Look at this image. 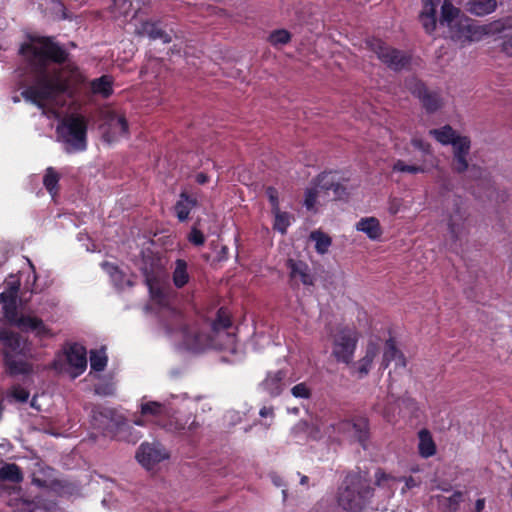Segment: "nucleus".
<instances>
[{"instance_id": "obj_1", "label": "nucleus", "mask_w": 512, "mask_h": 512, "mask_svg": "<svg viewBox=\"0 0 512 512\" xmlns=\"http://www.w3.org/2000/svg\"><path fill=\"white\" fill-rule=\"evenodd\" d=\"M19 52L27 61L29 85L21 96L38 108L43 109L47 101L63 94H70L71 81L76 69L50 67L49 63L64 64L68 51L51 36H34L23 43Z\"/></svg>"}, {"instance_id": "obj_2", "label": "nucleus", "mask_w": 512, "mask_h": 512, "mask_svg": "<svg viewBox=\"0 0 512 512\" xmlns=\"http://www.w3.org/2000/svg\"><path fill=\"white\" fill-rule=\"evenodd\" d=\"M339 492L338 503L347 511H361L372 498L374 489L366 473L355 472L348 474Z\"/></svg>"}, {"instance_id": "obj_3", "label": "nucleus", "mask_w": 512, "mask_h": 512, "mask_svg": "<svg viewBox=\"0 0 512 512\" xmlns=\"http://www.w3.org/2000/svg\"><path fill=\"white\" fill-rule=\"evenodd\" d=\"M87 131V118L76 113L64 117L57 127V133L67 145L68 153L82 152L87 149Z\"/></svg>"}, {"instance_id": "obj_4", "label": "nucleus", "mask_w": 512, "mask_h": 512, "mask_svg": "<svg viewBox=\"0 0 512 512\" xmlns=\"http://www.w3.org/2000/svg\"><path fill=\"white\" fill-rule=\"evenodd\" d=\"M445 221L450 238L453 241L464 240L471 226L467 201L461 196H454L446 208Z\"/></svg>"}, {"instance_id": "obj_5", "label": "nucleus", "mask_w": 512, "mask_h": 512, "mask_svg": "<svg viewBox=\"0 0 512 512\" xmlns=\"http://www.w3.org/2000/svg\"><path fill=\"white\" fill-rule=\"evenodd\" d=\"M91 413L92 426L106 437L115 438L126 425V418L115 408L99 405Z\"/></svg>"}, {"instance_id": "obj_6", "label": "nucleus", "mask_w": 512, "mask_h": 512, "mask_svg": "<svg viewBox=\"0 0 512 512\" xmlns=\"http://www.w3.org/2000/svg\"><path fill=\"white\" fill-rule=\"evenodd\" d=\"M366 48L373 52L377 58L388 68L401 71L409 67L410 56L395 49L380 39L372 38L365 41Z\"/></svg>"}, {"instance_id": "obj_7", "label": "nucleus", "mask_w": 512, "mask_h": 512, "mask_svg": "<svg viewBox=\"0 0 512 512\" xmlns=\"http://www.w3.org/2000/svg\"><path fill=\"white\" fill-rule=\"evenodd\" d=\"M358 339L359 333L354 327H339L333 336L332 355L339 362L351 364Z\"/></svg>"}, {"instance_id": "obj_8", "label": "nucleus", "mask_w": 512, "mask_h": 512, "mask_svg": "<svg viewBox=\"0 0 512 512\" xmlns=\"http://www.w3.org/2000/svg\"><path fill=\"white\" fill-rule=\"evenodd\" d=\"M453 160L452 169L458 174H462L469 170L472 178H478L482 175L481 168L473 165L469 167L468 155L470 153L471 141L468 137L462 136L453 142Z\"/></svg>"}, {"instance_id": "obj_9", "label": "nucleus", "mask_w": 512, "mask_h": 512, "mask_svg": "<svg viewBox=\"0 0 512 512\" xmlns=\"http://www.w3.org/2000/svg\"><path fill=\"white\" fill-rule=\"evenodd\" d=\"M327 429H332L334 433L342 434L350 440L357 441L364 446L367 439L368 427L365 419L341 420L336 424H330Z\"/></svg>"}, {"instance_id": "obj_10", "label": "nucleus", "mask_w": 512, "mask_h": 512, "mask_svg": "<svg viewBox=\"0 0 512 512\" xmlns=\"http://www.w3.org/2000/svg\"><path fill=\"white\" fill-rule=\"evenodd\" d=\"M409 91L418 97L427 112L432 113L442 106V99L437 92L429 91L419 80L412 78L406 82Z\"/></svg>"}, {"instance_id": "obj_11", "label": "nucleus", "mask_w": 512, "mask_h": 512, "mask_svg": "<svg viewBox=\"0 0 512 512\" xmlns=\"http://www.w3.org/2000/svg\"><path fill=\"white\" fill-rule=\"evenodd\" d=\"M63 355L69 367L74 370L72 376L78 377L87 368V351L86 348L77 343L67 344L63 348Z\"/></svg>"}, {"instance_id": "obj_12", "label": "nucleus", "mask_w": 512, "mask_h": 512, "mask_svg": "<svg viewBox=\"0 0 512 512\" xmlns=\"http://www.w3.org/2000/svg\"><path fill=\"white\" fill-rule=\"evenodd\" d=\"M168 457V453L159 443H142L136 453L138 462L147 469H151Z\"/></svg>"}, {"instance_id": "obj_13", "label": "nucleus", "mask_w": 512, "mask_h": 512, "mask_svg": "<svg viewBox=\"0 0 512 512\" xmlns=\"http://www.w3.org/2000/svg\"><path fill=\"white\" fill-rule=\"evenodd\" d=\"M166 329L169 333H179L188 345L197 342V332L189 326L184 314L179 311H171V320L167 321Z\"/></svg>"}, {"instance_id": "obj_14", "label": "nucleus", "mask_w": 512, "mask_h": 512, "mask_svg": "<svg viewBox=\"0 0 512 512\" xmlns=\"http://www.w3.org/2000/svg\"><path fill=\"white\" fill-rule=\"evenodd\" d=\"M211 331L215 337L225 334L229 344L234 343L235 335L228 330L232 328L231 312L227 307H220L211 321Z\"/></svg>"}, {"instance_id": "obj_15", "label": "nucleus", "mask_w": 512, "mask_h": 512, "mask_svg": "<svg viewBox=\"0 0 512 512\" xmlns=\"http://www.w3.org/2000/svg\"><path fill=\"white\" fill-rule=\"evenodd\" d=\"M135 33L138 36H146L153 41L160 40L164 44L170 43L172 41L171 34L163 29L162 22L159 20L142 21L136 28Z\"/></svg>"}, {"instance_id": "obj_16", "label": "nucleus", "mask_w": 512, "mask_h": 512, "mask_svg": "<svg viewBox=\"0 0 512 512\" xmlns=\"http://www.w3.org/2000/svg\"><path fill=\"white\" fill-rule=\"evenodd\" d=\"M0 341L3 344V357L27 353L26 341L18 334L8 330L0 331Z\"/></svg>"}, {"instance_id": "obj_17", "label": "nucleus", "mask_w": 512, "mask_h": 512, "mask_svg": "<svg viewBox=\"0 0 512 512\" xmlns=\"http://www.w3.org/2000/svg\"><path fill=\"white\" fill-rule=\"evenodd\" d=\"M26 356L27 353L3 357V366L6 374L11 377H16L32 373V364L26 360Z\"/></svg>"}, {"instance_id": "obj_18", "label": "nucleus", "mask_w": 512, "mask_h": 512, "mask_svg": "<svg viewBox=\"0 0 512 512\" xmlns=\"http://www.w3.org/2000/svg\"><path fill=\"white\" fill-rule=\"evenodd\" d=\"M199 201L197 197L187 191H181L178 200L173 206L176 218L179 222L183 223L189 220L190 213L193 209L197 208Z\"/></svg>"}, {"instance_id": "obj_19", "label": "nucleus", "mask_w": 512, "mask_h": 512, "mask_svg": "<svg viewBox=\"0 0 512 512\" xmlns=\"http://www.w3.org/2000/svg\"><path fill=\"white\" fill-rule=\"evenodd\" d=\"M106 123L109 131L104 134V137L108 141H113L117 137L127 136L129 133L128 121L124 115L109 112L106 117Z\"/></svg>"}, {"instance_id": "obj_20", "label": "nucleus", "mask_w": 512, "mask_h": 512, "mask_svg": "<svg viewBox=\"0 0 512 512\" xmlns=\"http://www.w3.org/2000/svg\"><path fill=\"white\" fill-rule=\"evenodd\" d=\"M18 327L25 332H34L41 339L53 336L52 331L44 324L43 320L38 317L21 316L17 321Z\"/></svg>"}, {"instance_id": "obj_21", "label": "nucleus", "mask_w": 512, "mask_h": 512, "mask_svg": "<svg viewBox=\"0 0 512 512\" xmlns=\"http://www.w3.org/2000/svg\"><path fill=\"white\" fill-rule=\"evenodd\" d=\"M317 186L327 193L331 190L335 199H341L347 195L346 188L338 181L333 172H324L317 177Z\"/></svg>"}, {"instance_id": "obj_22", "label": "nucleus", "mask_w": 512, "mask_h": 512, "mask_svg": "<svg viewBox=\"0 0 512 512\" xmlns=\"http://www.w3.org/2000/svg\"><path fill=\"white\" fill-rule=\"evenodd\" d=\"M377 354V344H375L374 342H369L366 348L365 356L361 358L359 361L351 363L353 373H355L360 379L366 377L371 369L372 363Z\"/></svg>"}, {"instance_id": "obj_23", "label": "nucleus", "mask_w": 512, "mask_h": 512, "mask_svg": "<svg viewBox=\"0 0 512 512\" xmlns=\"http://www.w3.org/2000/svg\"><path fill=\"white\" fill-rule=\"evenodd\" d=\"M448 29L449 37L452 40L460 43L471 41L472 31L468 19L461 17L449 25Z\"/></svg>"}, {"instance_id": "obj_24", "label": "nucleus", "mask_w": 512, "mask_h": 512, "mask_svg": "<svg viewBox=\"0 0 512 512\" xmlns=\"http://www.w3.org/2000/svg\"><path fill=\"white\" fill-rule=\"evenodd\" d=\"M401 479H398L392 475L386 474L382 470H378L375 473V485L378 488V492L381 493V496L384 498H390L394 494L396 485L400 482Z\"/></svg>"}, {"instance_id": "obj_25", "label": "nucleus", "mask_w": 512, "mask_h": 512, "mask_svg": "<svg viewBox=\"0 0 512 512\" xmlns=\"http://www.w3.org/2000/svg\"><path fill=\"white\" fill-rule=\"evenodd\" d=\"M440 4V0H425L423 4V9L420 14V21L426 30V32L431 33L436 28V9Z\"/></svg>"}, {"instance_id": "obj_26", "label": "nucleus", "mask_w": 512, "mask_h": 512, "mask_svg": "<svg viewBox=\"0 0 512 512\" xmlns=\"http://www.w3.org/2000/svg\"><path fill=\"white\" fill-rule=\"evenodd\" d=\"M191 279L189 264L185 259H176L172 271V282L177 289L189 284Z\"/></svg>"}, {"instance_id": "obj_27", "label": "nucleus", "mask_w": 512, "mask_h": 512, "mask_svg": "<svg viewBox=\"0 0 512 512\" xmlns=\"http://www.w3.org/2000/svg\"><path fill=\"white\" fill-rule=\"evenodd\" d=\"M391 361L396 362V366L404 368L406 366V359L402 352L397 349L393 339H388L385 343L383 351V358L381 366L385 369Z\"/></svg>"}, {"instance_id": "obj_28", "label": "nucleus", "mask_w": 512, "mask_h": 512, "mask_svg": "<svg viewBox=\"0 0 512 512\" xmlns=\"http://www.w3.org/2000/svg\"><path fill=\"white\" fill-rule=\"evenodd\" d=\"M288 267L290 268V275L292 278H299L304 285H313L314 279L307 264L290 259L288 261Z\"/></svg>"}, {"instance_id": "obj_29", "label": "nucleus", "mask_w": 512, "mask_h": 512, "mask_svg": "<svg viewBox=\"0 0 512 512\" xmlns=\"http://www.w3.org/2000/svg\"><path fill=\"white\" fill-rule=\"evenodd\" d=\"M19 287L20 282L14 279L13 281H9L7 283V289L0 293V302L3 303V307L6 312H8L9 309L15 311Z\"/></svg>"}, {"instance_id": "obj_30", "label": "nucleus", "mask_w": 512, "mask_h": 512, "mask_svg": "<svg viewBox=\"0 0 512 512\" xmlns=\"http://www.w3.org/2000/svg\"><path fill=\"white\" fill-rule=\"evenodd\" d=\"M90 88L94 94L109 98L113 94V79L108 75H103L93 79Z\"/></svg>"}, {"instance_id": "obj_31", "label": "nucleus", "mask_w": 512, "mask_h": 512, "mask_svg": "<svg viewBox=\"0 0 512 512\" xmlns=\"http://www.w3.org/2000/svg\"><path fill=\"white\" fill-rule=\"evenodd\" d=\"M497 0H469L467 10L476 16H485L495 11Z\"/></svg>"}, {"instance_id": "obj_32", "label": "nucleus", "mask_w": 512, "mask_h": 512, "mask_svg": "<svg viewBox=\"0 0 512 512\" xmlns=\"http://www.w3.org/2000/svg\"><path fill=\"white\" fill-rule=\"evenodd\" d=\"M134 0H112V14L114 18H131L136 16L137 10L133 8Z\"/></svg>"}, {"instance_id": "obj_33", "label": "nucleus", "mask_w": 512, "mask_h": 512, "mask_svg": "<svg viewBox=\"0 0 512 512\" xmlns=\"http://www.w3.org/2000/svg\"><path fill=\"white\" fill-rule=\"evenodd\" d=\"M356 227H357V230L366 233L367 236L373 240L378 239L382 234L380 223H379L378 219H376L374 217L361 219L357 223Z\"/></svg>"}, {"instance_id": "obj_34", "label": "nucleus", "mask_w": 512, "mask_h": 512, "mask_svg": "<svg viewBox=\"0 0 512 512\" xmlns=\"http://www.w3.org/2000/svg\"><path fill=\"white\" fill-rule=\"evenodd\" d=\"M460 18L459 9L454 7L449 0H445L441 6V17L439 19L440 25L448 27Z\"/></svg>"}, {"instance_id": "obj_35", "label": "nucleus", "mask_w": 512, "mask_h": 512, "mask_svg": "<svg viewBox=\"0 0 512 512\" xmlns=\"http://www.w3.org/2000/svg\"><path fill=\"white\" fill-rule=\"evenodd\" d=\"M0 479L2 481L20 483L23 481V473L17 464L6 463L0 468Z\"/></svg>"}, {"instance_id": "obj_36", "label": "nucleus", "mask_w": 512, "mask_h": 512, "mask_svg": "<svg viewBox=\"0 0 512 512\" xmlns=\"http://www.w3.org/2000/svg\"><path fill=\"white\" fill-rule=\"evenodd\" d=\"M60 174L53 168L48 167L43 177V185L51 196H55L59 191Z\"/></svg>"}, {"instance_id": "obj_37", "label": "nucleus", "mask_w": 512, "mask_h": 512, "mask_svg": "<svg viewBox=\"0 0 512 512\" xmlns=\"http://www.w3.org/2000/svg\"><path fill=\"white\" fill-rule=\"evenodd\" d=\"M431 135H433L437 141L440 143L447 145V144H453L459 135L456 134L455 130L452 129L450 126H444L440 129H432L429 132Z\"/></svg>"}, {"instance_id": "obj_38", "label": "nucleus", "mask_w": 512, "mask_h": 512, "mask_svg": "<svg viewBox=\"0 0 512 512\" xmlns=\"http://www.w3.org/2000/svg\"><path fill=\"white\" fill-rule=\"evenodd\" d=\"M419 452L426 458L435 453V444L427 430H421L419 432Z\"/></svg>"}, {"instance_id": "obj_39", "label": "nucleus", "mask_w": 512, "mask_h": 512, "mask_svg": "<svg viewBox=\"0 0 512 512\" xmlns=\"http://www.w3.org/2000/svg\"><path fill=\"white\" fill-rule=\"evenodd\" d=\"M284 377V372L277 371L266 378V380L263 382V386L270 392V394L278 395L281 392L282 380Z\"/></svg>"}, {"instance_id": "obj_40", "label": "nucleus", "mask_w": 512, "mask_h": 512, "mask_svg": "<svg viewBox=\"0 0 512 512\" xmlns=\"http://www.w3.org/2000/svg\"><path fill=\"white\" fill-rule=\"evenodd\" d=\"M309 430L307 431V437L312 440H319L323 437V426L324 421L322 417L315 415L310 416L309 420Z\"/></svg>"}, {"instance_id": "obj_41", "label": "nucleus", "mask_w": 512, "mask_h": 512, "mask_svg": "<svg viewBox=\"0 0 512 512\" xmlns=\"http://www.w3.org/2000/svg\"><path fill=\"white\" fill-rule=\"evenodd\" d=\"M437 499L442 507L451 512H455L458 510L460 503L463 501V493L456 491L449 497L437 496Z\"/></svg>"}, {"instance_id": "obj_42", "label": "nucleus", "mask_w": 512, "mask_h": 512, "mask_svg": "<svg viewBox=\"0 0 512 512\" xmlns=\"http://www.w3.org/2000/svg\"><path fill=\"white\" fill-rule=\"evenodd\" d=\"M165 412V406L157 401H148L141 404V415L153 418L161 417Z\"/></svg>"}, {"instance_id": "obj_43", "label": "nucleus", "mask_w": 512, "mask_h": 512, "mask_svg": "<svg viewBox=\"0 0 512 512\" xmlns=\"http://www.w3.org/2000/svg\"><path fill=\"white\" fill-rule=\"evenodd\" d=\"M311 238L315 241V248L318 253L324 254L331 245V238L326 234L315 231L311 233Z\"/></svg>"}, {"instance_id": "obj_44", "label": "nucleus", "mask_w": 512, "mask_h": 512, "mask_svg": "<svg viewBox=\"0 0 512 512\" xmlns=\"http://www.w3.org/2000/svg\"><path fill=\"white\" fill-rule=\"evenodd\" d=\"M108 358L104 352L91 351L90 354V367L96 372L103 371L107 366Z\"/></svg>"}, {"instance_id": "obj_45", "label": "nucleus", "mask_w": 512, "mask_h": 512, "mask_svg": "<svg viewBox=\"0 0 512 512\" xmlns=\"http://www.w3.org/2000/svg\"><path fill=\"white\" fill-rule=\"evenodd\" d=\"M320 192H323L319 186H317V178L312 182V186L311 187H308L305 191V200H304V205L306 206L307 209H313L315 204H316V201H317V197L319 195Z\"/></svg>"}, {"instance_id": "obj_46", "label": "nucleus", "mask_w": 512, "mask_h": 512, "mask_svg": "<svg viewBox=\"0 0 512 512\" xmlns=\"http://www.w3.org/2000/svg\"><path fill=\"white\" fill-rule=\"evenodd\" d=\"M291 39L290 33L285 29L275 30L268 37L269 43L274 46L287 44Z\"/></svg>"}, {"instance_id": "obj_47", "label": "nucleus", "mask_w": 512, "mask_h": 512, "mask_svg": "<svg viewBox=\"0 0 512 512\" xmlns=\"http://www.w3.org/2000/svg\"><path fill=\"white\" fill-rule=\"evenodd\" d=\"M273 214L275 216L274 228L285 234L290 225V215L286 212H280V210L273 212Z\"/></svg>"}, {"instance_id": "obj_48", "label": "nucleus", "mask_w": 512, "mask_h": 512, "mask_svg": "<svg viewBox=\"0 0 512 512\" xmlns=\"http://www.w3.org/2000/svg\"><path fill=\"white\" fill-rule=\"evenodd\" d=\"M393 171L416 174L423 173L425 169L422 166L408 165L402 160H397L393 165Z\"/></svg>"}, {"instance_id": "obj_49", "label": "nucleus", "mask_w": 512, "mask_h": 512, "mask_svg": "<svg viewBox=\"0 0 512 512\" xmlns=\"http://www.w3.org/2000/svg\"><path fill=\"white\" fill-rule=\"evenodd\" d=\"M188 240L190 243L196 246H201L205 243V236L197 227H192L189 235Z\"/></svg>"}, {"instance_id": "obj_50", "label": "nucleus", "mask_w": 512, "mask_h": 512, "mask_svg": "<svg viewBox=\"0 0 512 512\" xmlns=\"http://www.w3.org/2000/svg\"><path fill=\"white\" fill-rule=\"evenodd\" d=\"M11 396L18 402L24 403L29 398V392L21 386H13L11 389Z\"/></svg>"}, {"instance_id": "obj_51", "label": "nucleus", "mask_w": 512, "mask_h": 512, "mask_svg": "<svg viewBox=\"0 0 512 512\" xmlns=\"http://www.w3.org/2000/svg\"><path fill=\"white\" fill-rule=\"evenodd\" d=\"M291 392H292L293 396H295L297 398H303V399H307L311 395L310 389L308 388V386L305 383H299V384L295 385L291 389Z\"/></svg>"}, {"instance_id": "obj_52", "label": "nucleus", "mask_w": 512, "mask_h": 512, "mask_svg": "<svg viewBox=\"0 0 512 512\" xmlns=\"http://www.w3.org/2000/svg\"><path fill=\"white\" fill-rule=\"evenodd\" d=\"M265 193H266L268 200L271 204L272 212L278 211L279 210V200H278L277 190L273 187H267Z\"/></svg>"}, {"instance_id": "obj_53", "label": "nucleus", "mask_w": 512, "mask_h": 512, "mask_svg": "<svg viewBox=\"0 0 512 512\" xmlns=\"http://www.w3.org/2000/svg\"><path fill=\"white\" fill-rule=\"evenodd\" d=\"M309 430V423L308 420H300L298 423L294 425V427L291 429V434L297 438L302 434L307 435V431Z\"/></svg>"}, {"instance_id": "obj_54", "label": "nucleus", "mask_w": 512, "mask_h": 512, "mask_svg": "<svg viewBox=\"0 0 512 512\" xmlns=\"http://www.w3.org/2000/svg\"><path fill=\"white\" fill-rule=\"evenodd\" d=\"M400 482H404V486L402 487L401 489V492L404 494L406 491L414 488V487H417L420 485L421 481L419 479H416L412 476L410 477H407V478H400Z\"/></svg>"}, {"instance_id": "obj_55", "label": "nucleus", "mask_w": 512, "mask_h": 512, "mask_svg": "<svg viewBox=\"0 0 512 512\" xmlns=\"http://www.w3.org/2000/svg\"><path fill=\"white\" fill-rule=\"evenodd\" d=\"M412 145L418 149V150H421L422 152L426 153V154H429L431 151H430V144L424 142L422 139L420 138H413L412 139Z\"/></svg>"}, {"instance_id": "obj_56", "label": "nucleus", "mask_w": 512, "mask_h": 512, "mask_svg": "<svg viewBox=\"0 0 512 512\" xmlns=\"http://www.w3.org/2000/svg\"><path fill=\"white\" fill-rule=\"evenodd\" d=\"M259 414L260 416L263 418V419H271V421H274V409L273 407H263L260 411H259Z\"/></svg>"}, {"instance_id": "obj_57", "label": "nucleus", "mask_w": 512, "mask_h": 512, "mask_svg": "<svg viewBox=\"0 0 512 512\" xmlns=\"http://www.w3.org/2000/svg\"><path fill=\"white\" fill-rule=\"evenodd\" d=\"M502 50L509 56H512V35L504 39Z\"/></svg>"}, {"instance_id": "obj_58", "label": "nucleus", "mask_w": 512, "mask_h": 512, "mask_svg": "<svg viewBox=\"0 0 512 512\" xmlns=\"http://www.w3.org/2000/svg\"><path fill=\"white\" fill-rule=\"evenodd\" d=\"M401 207V201L399 199H392L389 203V211L391 214H396L399 212Z\"/></svg>"}, {"instance_id": "obj_59", "label": "nucleus", "mask_w": 512, "mask_h": 512, "mask_svg": "<svg viewBox=\"0 0 512 512\" xmlns=\"http://www.w3.org/2000/svg\"><path fill=\"white\" fill-rule=\"evenodd\" d=\"M196 182L200 185H204L209 181V177L206 173L200 172L195 177Z\"/></svg>"}, {"instance_id": "obj_60", "label": "nucleus", "mask_w": 512, "mask_h": 512, "mask_svg": "<svg viewBox=\"0 0 512 512\" xmlns=\"http://www.w3.org/2000/svg\"><path fill=\"white\" fill-rule=\"evenodd\" d=\"M153 298L157 299L160 303L164 301V293L160 289L152 291Z\"/></svg>"}, {"instance_id": "obj_61", "label": "nucleus", "mask_w": 512, "mask_h": 512, "mask_svg": "<svg viewBox=\"0 0 512 512\" xmlns=\"http://www.w3.org/2000/svg\"><path fill=\"white\" fill-rule=\"evenodd\" d=\"M485 507V499H478L475 503V512H482Z\"/></svg>"}, {"instance_id": "obj_62", "label": "nucleus", "mask_w": 512, "mask_h": 512, "mask_svg": "<svg viewBox=\"0 0 512 512\" xmlns=\"http://www.w3.org/2000/svg\"><path fill=\"white\" fill-rule=\"evenodd\" d=\"M272 424H273V421H271V419H269V418L263 419V420H258V425H261L265 429H269L272 426Z\"/></svg>"}, {"instance_id": "obj_63", "label": "nucleus", "mask_w": 512, "mask_h": 512, "mask_svg": "<svg viewBox=\"0 0 512 512\" xmlns=\"http://www.w3.org/2000/svg\"><path fill=\"white\" fill-rule=\"evenodd\" d=\"M106 265L109 267V273L114 276L115 274H121L120 270L115 265H110L106 263Z\"/></svg>"}, {"instance_id": "obj_64", "label": "nucleus", "mask_w": 512, "mask_h": 512, "mask_svg": "<svg viewBox=\"0 0 512 512\" xmlns=\"http://www.w3.org/2000/svg\"><path fill=\"white\" fill-rule=\"evenodd\" d=\"M272 478V481L273 483L276 485V486H282L283 484V481H282V478L278 475H272L271 476Z\"/></svg>"}]
</instances>
